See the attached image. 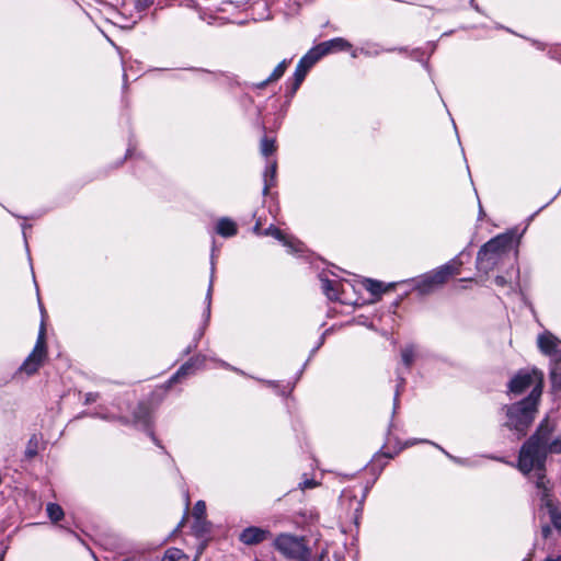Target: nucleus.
Here are the masks:
<instances>
[{
	"label": "nucleus",
	"instance_id": "2eb2a0df",
	"mask_svg": "<svg viewBox=\"0 0 561 561\" xmlns=\"http://www.w3.org/2000/svg\"><path fill=\"white\" fill-rule=\"evenodd\" d=\"M351 48L352 44L342 37L324 41L318 43V59L331 53L350 50Z\"/></svg>",
	"mask_w": 561,
	"mask_h": 561
},
{
	"label": "nucleus",
	"instance_id": "9b49d317",
	"mask_svg": "<svg viewBox=\"0 0 561 561\" xmlns=\"http://www.w3.org/2000/svg\"><path fill=\"white\" fill-rule=\"evenodd\" d=\"M133 423L148 433L153 443L161 447L158 438L151 430V409L146 402H139L133 412Z\"/></svg>",
	"mask_w": 561,
	"mask_h": 561
},
{
	"label": "nucleus",
	"instance_id": "5fc2aeb1",
	"mask_svg": "<svg viewBox=\"0 0 561 561\" xmlns=\"http://www.w3.org/2000/svg\"><path fill=\"white\" fill-rule=\"evenodd\" d=\"M427 45L430 47V54H433L435 48H436V44L435 43H428Z\"/></svg>",
	"mask_w": 561,
	"mask_h": 561
},
{
	"label": "nucleus",
	"instance_id": "79ce46f5",
	"mask_svg": "<svg viewBox=\"0 0 561 561\" xmlns=\"http://www.w3.org/2000/svg\"><path fill=\"white\" fill-rule=\"evenodd\" d=\"M187 70H191V71H194V72H197L201 75H205V76H211V73L209 71L202 69V68L192 67V68H187Z\"/></svg>",
	"mask_w": 561,
	"mask_h": 561
},
{
	"label": "nucleus",
	"instance_id": "dca6fc26",
	"mask_svg": "<svg viewBox=\"0 0 561 561\" xmlns=\"http://www.w3.org/2000/svg\"><path fill=\"white\" fill-rule=\"evenodd\" d=\"M534 382L533 376L525 370L518 371L508 382V391L513 394H522Z\"/></svg>",
	"mask_w": 561,
	"mask_h": 561
},
{
	"label": "nucleus",
	"instance_id": "3c124183",
	"mask_svg": "<svg viewBox=\"0 0 561 561\" xmlns=\"http://www.w3.org/2000/svg\"><path fill=\"white\" fill-rule=\"evenodd\" d=\"M350 50H351V56L353 58H356L358 56V54H360L359 48L358 49H353V47H352Z\"/></svg>",
	"mask_w": 561,
	"mask_h": 561
},
{
	"label": "nucleus",
	"instance_id": "4c0bfd02",
	"mask_svg": "<svg viewBox=\"0 0 561 561\" xmlns=\"http://www.w3.org/2000/svg\"><path fill=\"white\" fill-rule=\"evenodd\" d=\"M99 399L98 392H88L84 396V404H91Z\"/></svg>",
	"mask_w": 561,
	"mask_h": 561
},
{
	"label": "nucleus",
	"instance_id": "f8f14e48",
	"mask_svg": "<svg viewBox=\"0 0 561 561\" xmlns=\"http://www.w3.org/2000/svg\"><path fill=\"white\" fill-rule=\"evenodd\" d=\"M214 273H215V263H214V254H213L211 255V275H210V282H209V286H208L206 297H205L206 307L203 312V322H202V325L199 327V329L194 334V337L192 340V341H196L197 345H198L199 340L204 336L206 328L208 327V323L210 320Z\"/></svg>",
	"mask_w": 561,
	"mask_h": 561
},
{
	"label": "nucleus",
	"instance_id": "864d4df0",
	"mask_svg": "<svg viewBox=\"0 0 561 561\" xmlns=\"http://www.w3.org/2000/svg\"><path fill=\"white\" fill-rule=\"evenodd\" d=\"M542 529H543L542 536H543L545 538H547V537L550 535V530H551V528L546 527V528H542Z\"/></svg>",
	"mask_w": 561,
	"mask_h": 561
},
{
	"label": "nucleus",
	"instance_id": "49530a36",
	"mask_svg": "<svg viewBox=\"0 0 561 561\" xmlns=\"http://www.w3.org/2000/svg\"><path fill=\"white\" fill-rule=\"evenodd\" d=\"M328 332H329V330H327V331L322 334V336L320 337V340L318 341V345H317V348H318V350H319V348H320V346L323 344L324 339H325V335L328 334Z\"/></svg>",
	"mask_w": 561,
	"mask_h": 561
},
{
	"label": "nucleus",
	"instance_id": "1a4fd4ad",
	"mask_svg": "<svg viewBox=\"0 0 561 561\" xmlns=\"http://www.w3.org/2000/svg\"><path fill=\"white\" fill-rule=\"evenodd\" d=\"M275 546L285 556L302 561H307L310 554L304 538L280 535L276 538Z\"/></svg>",
	"mask_w": 561,
	"mask_h": 561
},
{
	"label": "nucleus",
	"instance_id": "72a5a7b5",
	"mask_svg": "<svg viewBox=\"0 0 561 561\" xmlns=\"http://www.w3.org/2000/svg\"><path fill=\"white\" fill-rule=\"evenodd\" d=\"M93 417H100L105 421H119L124 425L130 424V420L127 416H116L105 412H94L90 414Z\"/></svg>",
	"mask_w": 561,
	"mask_h": 561
},
{
	"label": "nucleus",
	"instance_id": "0eeeda50",
	"mask_svg": "<svg viewBox=\"0 0 561 561\" xmlns=\"http://www.w3.org/2000/svg\"><path fill=\"white\" fill-rule=\"evenodd\" d=\"M316 65V45L298 61L294 76L286 82V94L293 96L304 82L309 70Z\"/></svg>",
	"mask_w": 561,
	"mask_h": 561
},
{
	"label": "nucleus",
	"instance_id": "6ab92c4d",
	"mask_svg": "<svg viewBox=\"0 0 561 561\" xmlns=\"http://www.w3.org/2000/svg\"><path fill=\"white\" fill-rule=\"evenodd\" d=\"M362 55L366 57H376L383 51L392 53V51H407V47H393V48H383L377 43H368L359 48Z\"/></svg>",
	"mask_w": 561,
	"mask_h": 561
},
{
	"label": "nucleus",
	"instance_id": "ea45409f",
	"mask_svg": "<svg viewBox=\"0 0 561 561\" xmlns=\"http://www.w3.org/2000/svg\"><path fill=\"white\" fill-rule=\"evenodd\" d=\"M197 348L196 341H192L186 348L183 351V355L186 356Z\"/></svg>",
	"mask_w": 561,
	"mask_h": 561
},
{
	"label": "nucleus",
	"instance_id": "c85d7f7f",
	"mask_svg": "<svg viewBox=\"0 0 561 561\" xmlns=\"http://www.w3.org/2000/svg\"><path fill=\"white\" fill-rule=\"evenodd\" d=\"M417 443H428V444H432L434 445L435 447H437L439 450H442L449 459H451L454 462L456 463H459V465H465V460L461 459V458H458V457H455L453 455H450L448 451H446L443 447H440L439 445L433 443V442H430L427 439H411V440H407L404 443V447H410V446H413Z\"/></svg>",
	"mask_w": 561,
	"mask_h": 561
},
{
	"label": "nucleus",
	"instance_id": "5701e85b",
	"mask_svg": "<svg viewBox=\"0 0 561 561\" xmlns=\"http://www.w3.org/2000/svg\"><path fill=\"white\" fill-rule=\"evenodd\" d=\"M396 375H397V385H396V390H394V396H393L392 417L394 416V414L397 413V411L399 409L400 396L405 387V378H404L403 374L399 369H397Z\"/></svg>",
	"mask_w": 561,
	"mask_h": 561
},
{
	"label": "nucleus",
	"instance_id": "de8ad7c7",
	"mask_svg": "<svg viewBox=\"0 0 561 561\" xmlns=\"http://www.w3.org/2000/svg\"><path fill=\"white\" fill-rule=\"evenodd\" d=\"M542 561H561V554L560 556H556V557H547L545 560Z\"/></svg>",
	"mask_w": 561,
	"mask_h": 561
},
{
	"label": "nucleus",
	"instance_id": "2f4dec72",
	"mask_svg": "<svg viewBox=\"0 0 561 561\" xmlns=\"http://www.w3.org/2000/svg\"><path fill=\"white\" fill-rule=\"evenodd\" d=\"M415 357V350L413 345H407L401 350L402 364L410 370Z\"/></svg>",
	"mask_w": 561,
	"mask_h": 561
},
{
	"label": "nucleus",
	"instance_id": "6e6552de",
	"mask_svg": "<svg viewBox=\"0 0 561 561\" xmlns=\"http://www.w3.org/2000/svg\"><path fill=\"white\" fill-rule=\"evenodd\" d=\"M262 236H270L275 238L282 242L284 247L287 248L288 253L297 255L298 257L306 259L310 264L312 263V255L310 253L306 254L308 251L306 250L305 244L293 236H287L274 225H271L264 229Z\"/></svg>",
	"mask_w": 561,
	"mask_h": 561
},
{
	"label": "nucleus",
	"instance_id": "473e14b6",
	"mask_svg": "<svg viewBox=\"0 0 561 561\" xmlns=\"http://www.w3.org/2000/svg\"><path fill=\"white\" fill-rule=\"evenodd\" d=\"M404 53L409 54V57L412 59L421 62L427 71L430 70L428 57H425V51L422 48H414L412 50L407 48Z\"/></svg>",
	"mask_w": 561,
	"mask_h": 561
},
{
	"label": "nucleus",
	"instance_id": "412c9836",
	"mask_svg": "<svg viewBox=\"0 0 561 561\" xmlns=\"http://www.w3.org/2000/svg\"><path fill=\"white\" fill-rule=\"evenodd\" d=\"M216 232L224 238H231L237 234L238 227L230 218L222 217L217 221Z\"/></svg>",
	"mask_w": 561,
	"mask_h": 561
},
{
	"label": "nucleus",
	"instance_id": "13d9d810",
	"mask_svg": "<svg viewBox=\"0 0 561 561\" xmlns=\"http://www.w3.org/2000/svg\"><path fill=\"white\" fill-rule=\"evenodd\" d=\"M489 458H490V459H493V460H500V461H502V459H501V458H497V457H495V456H490Z\"/></svg>",
	"mask_w": 561,
	"mask_h": 561
},
{
	"label": "nucleus",
	"instance_id": "a878e982",
	"mask_svg": "<svg viewBox=\"0 0 561 561\" xmlns=\"http://www.w3.org/2000/svg\"><path fill=\"white\" fill-rule=\"evenodd\" d=\"M364 287L374 296V297H380L387 289L382 282L371 279V278H365L364 279Z\"/></svg>",
	"mask_w": 561,
	"mask_h": 561
},
{
	"label": "nucleus",
	"instance_id": "a18cd8bd",
	"mask_svg": "<svg viewBox=\"0 0 561 561\" xmlns=\"http://www.w3.org/2000/svg\"><path fill=\"white\" fill-rule=\"evenodd\" d=\"M560 192H561V190L553 197H551V199L547 204H545L542 207H540L530 218H534L541 209H543L549 204H551L557 198V196L560 194Z\"/></svg>",
	"mask_w": 561,
	"mask_h": 561
},
{
	"label": "nucleus",
	"instance_id": "4468645a",
	"mask_svg": "<svg viewBox=\"0 0 561 561\" xmlns=\"http://www.w3.org/2000/svg\"><path fill=\"white\" fill-rule=\"evenodd\" d=\"M321 289L328 299L332 301L345 302L342 295L344 294V284L336 279H329L323 273L318 275Z\"/></svg>",
	"mask_w": 561,
	"mask_h": 561
},
{
	"label": "nucleus",
	"instance_id": "a211bd4d",
	"mask_svg": "<svg viewBox=\"0 0 561 561\" xmlns=\"http://www.w3.org/2000/svg\"><path fill=\"white\" fill-rule=\"evenodd\" d=\"M290 64H291V58H289V59L286 58V59L282 60L274 68L272 73L265 80H263L261 82H257V83H254L253 88L261 90V89H264L268 83H272V82H275V81L279 80L284 76L286 69L288 68V66Z\"/></svg>",
	"mask_w": 561,
	"mask_h": 561
},
{
	"label": "nucleus",
	"instance_id": "4d7b16f0",
	"mask_svg": "<svg viewBox=\"0 0 561 561\" xmlns=\"http://www.w3.org/2000/svg\"><path fill=\"white\" fill-rule=\"evenodd\" d=\"M185 524V516L178 523L176 526L182 527Z\"/></svg>",
	"mask_w": 561,
	"mask_h": 561
},
{
	"label": "nucleus",
	"instance_id": "e433bc0d",
	"mask_svg": "<svg viewBox=\"0 0 561 561\" xmlns=\"http://www.w3.org/2000/svg\"><path fill=\"white\" fill-rule=\"evenodd\" d=\"M301 490L313 489L316 486V480L313 478L306 479L299 483Z\"/></svg>",
	"mask_w": 561,
	"mask_h": 561
},
{
	"label": "nucleus",
	"instance_id": "b1692460",
	"mask_svg": "<svg viewBox=\"0 0 561 561\" xmlns=\"http://www.w3.org/2000/svg\"><path fill=\"white\" fill-rule=\"evenodd\" d=\"M192 515L195 519L193 526H209L206 523V503L204 501H197L193 507Z\"/></svg>",
	"mask_w": 561,
	"mask_h": 561
},
{
	"label": "nucleus",
	"instance_id": "cd10ccee",
	"mask_svg": "<svg viewBox=\"0 0 561 561\" xmlns=\"http://www.w3.org/2000/svg\"><path fill=\"white\" fill-rule=\"evenodd\" d=\"M161 561H191V558L178 548H169Z\"/></svg>",
	"mask_w": 561,
	"mask_h": 561
},
{
	"label": "nucleus",
	"instance_id": "7c9ffc66",
	"mask_svg": "<svg viewBox=\"0 0 561 561\" xmlns=\"http://www.w3.org/2000/svg\"><path fill=\"white\" fill-rule=\"evenodd\" d=\"M550 381L554 390H561V362H556L551 367Z\"/></svg>",
	"mask_w": 561,
	"mask_h": 561
},
{
	"label": "nucleus",
	"instance_id": "20e7f679",
	"mask_svg": "<svg viewBox=\"0 0 561 561\" xmlns=\"http://www.w3.org/2000/svg\"><path fill=\"white\" fill-rule=\"evenodd\" d=\"M515 238L519 241L522 234L516 236L515 231H508L497 234L484 243L477 254V270L489 274L497 267L505 256L508 255Z\"/></svg>",
	"mask_w": 561,
	"mask_h": 561
},
{
	"label": "nucleus",
	"instance_id": "f704fd0d",
	"mask_svg": "<svg viewBox=\"0 0 561 561\" xmlns=\"http://www.w3.org/2000/svg\"><path fill=\"white\" fill-rule=\"evenodd\" d=\"M275 139L264 136L261 140V153L268 157L275 151Z\"/></svg>",
	"mask_w": 561,
	"mask_h": 561
},
{
	"label": "nucleus",
	"instance_id": "bf43d9fd",
	"mask_svg": "<svg viewBox=\"0 0 561 561\" xmlns=\"http://www.w3.org/2000/svg\"><path fill=\"white\" fill-rule=\"evenodd\" d=\"M39 308H41L42 316H44V311L45 310H44V307H43V305L41 302H39Z\"/></svg>",
	"mask_w": 561,
	"mask_h": 561
},
{
	"label": "nucleus",
	"instance_id": "ddd939ff",
	"mask_svg": "<svg viewBox=\"0 0 561 561\" xmlns=\"http://www.w3.org/2000/svg\"><path fill=\"white\" fill-rule=\"evenodd\" d=\"M538 347L545 355L552 357L556 362H561V341L550 332L538 336Z\"/></svg>",
	"mask_w": 561,
	"mask_h": 561
},
{
	"label": "nucleus",
	"instance_id": "f257e3e1",
	"mask_svg": "<svg viewBox=\"0 0 561 561\" xmlns=\"http://www.w3.org/2000/svg\"><path fill=\"white\" fill-rule=\"evenodd\" d=\"M553 424L548 417L541 420L536 431L524 442L518 454V469L528 474L535 471V485L540 501L549 508L552 526H561V515L551 505L550 481L546 478V461L549 454H561V436L552 437Z\"/></svg>",
	"mask_w": 561,
	"mask_h": 561
},
{
	"label": "nucleus",
	"instance_id": "8fccbe9b",
	"mask_svg": "<svg viewBox=\"0 0 561 561\" xmlns=\"http://www.w3.org/2000/svg\"><path fill=\"white\" fill-rule=\"evenodd\" d=\"M149 4V0H138L137 7L145 8Z\"/></svg>",
	"mask_w": 561,
	"mask_h": 561
},
{
	"label": "nucleus",
	"instance_id": "39448f33",
	"mask_svg": "<svg viewBox=\"0 0 561 561\" xmlns=\"http://www.w3.org/2000/svg\"><path fill=\"white\" fill-rule=\"evenodd\" d=\"M373 482L363 488H347L341 492L337 506V519L341 526H359L364 502L369 493Z\"/></svg>",
	"mask_w": 561,
	"mask_h": 561
},
{
	"label": "nucleus",
	"instance_id": "c756f323",
	"mask_svg": "<svg viewBox=\"0 0 561 561\" xmlns=\"http://www.w3.org/2000/svg\"><path fill=\"white\" fill-rule=\"evenodd\" d=\"M46 512L53 523L60 522L65 516L62 507L56 503H48Z\"/></svg>",
	"mask_w": 561,
	"mask_h": 561
},
{
	"label": "nucleus",
	"instance_id": "a19ab883",
	"mask_svg": "<svg viewBox=\"0 0 561 561\" xmlns=\"http://www.w3.org/2000/svg\"><path fill=\"white\" fill-rule=\"evenodd\" d=\"M261 226H262L261 219H257L255 225H254V227H253V232L255 234L262 236L263 230L261 229Z\"/></svg>",
	"mask_w": 561,
	"mask_h": 561
},
{
	"label": "nucleus",
	"instance_id": "393cba45",
	"mask_svg": "<svg viewBox=\"0 0 561 561\" xmlns=\"http://www.w3.org/2000/svg\"><path fill=\"white\" fill-rule=\"evenodd\" d=\"M41 439H42L41 436L37 434H33L30 437V439L26 444L25 450H24V457L26 460H32L37 456Z\"/></svg>",
	"mask_w": 561,
	"mask_h": 561
},
{
	"label": "nucleus",
	"instance_id": "bb28decb",
	"mask_svg": "<svg viewBox=\"0 0 561 561\" xmlns=\"http://www.w3.org/2000/svg\"><path fill=\"white\" fill-rule=\"evenodd\" d=\"M260 381L265 383L266 386L273 388L279 396H287L294 389V383H290V382H287L286 385H280L278 381H274V380L260 379Z\"/></svg>",
	"mask_w": 561,
	"mask_h": 561
},
{
	"label": "nucleus",
	"instance_id": "052dcab7",
	"mask_svg": "<svg viewBox=\"0 0 561 561\" xmlns=\"http://www.w3.org/2000/svg\"><path fill=\"white\" fill-rule=\"evenodd\" d=\"M208 359H210V360H213V362L217 363V360H218L219 358H216V357L210 356V357H208Z\"/></svg>",
	"mask_w": 561,
	"mask_h": 561
},
{
	"label": "nucleus",
	"instance_id": "7ed1b4c3",
	"mask_svg": "<svg viewBox=\"0 0 561 561\" xmlns=\"http://www.w3.org/2000/svg\"><path fill=\"white\" fill-rule=\"evenodd\" d=\"M465 256H470V253L466 249L449 262L417 277L408 279L405 283L412 284V289L417 291L421 296L430 295L446 284L451 276L460 273V267L463 264L462 259Z\"/></svg>",
	"mask_w": 561,
	"mask_h": 561
},
{
	"label": "nucleus",
	"instance_id": "c9c22d12",
	"mask_svg": "<svg viewBox=\"0 0 561 561\" xmlns=\"http://www.w3.org/2000/svg\"><path fill=\"white\" fill-rule=\"evenodd\" d=\"M217 364H218L220 367L225 368V369L232 370V371H234V373H237V374H240V375H245V373H244L243 370H241V369H239V368H237V367H234V366L230 365L229 363H227V362H225V360H222V359H218V360H217Z\"/></svg>",
	"mask_w": 561,
	"mask_h": 561
},
{
	"label": "nucleus",
	"instance_id": "f03ea898",
	"mask_svg": "<svg viewBox=\"0 0 561 561\" xmlns=\"http://www.w3.org/2000/svg\"><path fill=\"white\" fill-rule=\"evenodd\" d=\"M540 396L541 388L536 386L526 398L501 408L505 416L502 426L512 432L515 439L527 435L537 416Z\"/></svg>",
	"mask_w": 561,
	"mask_h": 561
},
{
	"label": "nucleus",
	"instance_id": "37998d69",
	"mask_svg": "<svg viewBox=\"0 0 561 561\" xmlns=\"http://www.w3.org/2000/svg\"><path fill=\"white\" fill-rule=\"evenodd\" d=\"M28 228H31V225H27L25 222L22 224V232H23V238H24V241H25L26 249H28V244H27V240H26V230Z\"/></svg>",
	"mask_w": 561,
	"mask_h": 561
},
{
	"label": "nucleus",
	"instance_id": "aec40b11",
	"mask_svg": "<svg viewBox=\"0 0 561 561\" xmlns=\"http://www.w3.org/2000/svg\"><path fill=\"white\" fill-rule=\"evenodd\" d=\"M277 171V162L276 160H268L263 173L264 186H263V195H267L270 188L275 185Z\"/></svg>",
	"mask_w": 561,
	"mask_h": 561
},
{
	"label": "nucleus",
	"instance_id": "680f3d73",
	"mask_svg": "<svg viewBox=\"0 0 561 561\" xmlns=\"http://www.w3.org/2000/svg\"><path fill=\"white\" fill-rule=\"evenodd\" d=\"M26 526L33 527V526H38V524L37 523H30Z\"/></svg>",
	"mask_w": 561,
	"mask_h": 561
},
{
	"label": "nucleus",
	"instance_id": "4be33fe9",
	"mask_svg": "<svg viewBox=\"0 0 561 561\" xmlns=\"http://www.w3.org/2000/svg\"><path fill=\"white\" fill-rule=\"evenodd\" d=\"M396 454L397 453H394V454L381 453V451L376 453L371 460L370 470L373 472H375L376 474H380L381 471L387 466V460L392 459Z\"/></svg>",
	"mask_w": 561,
	"mask_h": 561
},
{
	"label": "nucleus",
	"instance_id": "423d86ee",
	"mask_svg": "<svg viewBox=\"0 0 561 561\" xmlns=\"http://www.w3.org/2000/svg\"><path fill=\"white\" fill-rule=\"evenodd\" d=\"M47 356V347L45 341V324L44 321L41 323L37 341L34 345L33 351L28 354V356L24 359V362L20 365L18 370L14 374V377L19 375H26L27 377L33 376L38 371V369L44 364Z\"/></svg>",
	"mask_w": 561,
	"mask_h": 561
},
{
	"label": "nucleus",
	"instance_id": "6e6d98bb",
	"mask_svg": "<svg viewBox=\"0 0 561 561\" xmlns=\"http://www.w3.org/2000/svg\"><path fill=\"white\" fill-rule=\"evenodd\" d=\"M470 4L476 11L480 12V8L478 4L474 3V0H470Z\"/></svg>",
	"mask_w": 561,
	"mask_h": 561
},
{
	"label": "nucleus",
	"instance_id": "09e8293b",
	"mask_svg": "<svg viewBox=\"0 0 561 561\" xmlns=\"http://www.w3.org/2000/svg\"><path fill=\"white\" fill-rule=\"evenodd\" d=\"M484 216H485V213H484L481 204L479 203V216H478L479 220H482Z\"/></svg>",
	"mask_w": 561,
	"mask_h": 561
},
{
	"label": "nucleus",
	"instance_id": "603ef678",
	"mask_svg": "<svg viewBox=\"0 0 561 561\" xmlns=\"http://www.w3.org/2000/svg\"><path fill=\"white\" fill-rule=\"evenodd\" d=\"M133 157H134V150L131 148H128L125 158L133 159Z\"/></svg>",
	"mask_w": 561,
	"mask_h": 561
},
{
	"label": "nucleus",
	"instance_id": "c03bdc74",
	"mask_svg": "<svg viewBox=\"0 0 561 561\" xmlns=\"http://www.w3.org/2000/svg\"><path fill=\"white\" fill-rule=\"evenodd\" d=\"M529 42L537 48V49H540V50H543L546 48V45L537 39H529Z\"/></svg>",
	"mask_w": 561,
	"mask_h": 561
},
{
	"label": "nucleus",
	"instance_id": "9d476101",
	"mask_svg": "<svg viewBox=\"0 0 561 561\" xmlns=\"http://www.w3.org/2000/svg\"><path fill=\"white\" fill-rule=\"evenodd\" d=\"M208 359L206 355L197 354L184 363L176 373L164 383V390H169L180 379L193 374L196 368H202Z\"/></svg>",
	"mask_w": 561,
	"mask_h": 561
},
{
	"label": "nucleus",
	"instance_id": "58836bf2",
	"mask_svg": "<svg viewBox=\"0 0 561 561\" xmlns=\"http://www.w3.org/2000/svg\"><path fill=\"white\" fill-rule=\"evenodd\" d=\"M496 286L499 287H505L506 285H508V280L506 279L505 276H502V275H497L494 279Z\"/></svg>",
	"mask_w": 561,
	"mask_h": 561
},
{
	"label": "nucleus",
	"instance_id": "f3484780",
	"mask_svg": "<svg viewBox=\"0 0 561 561\" xmlns=\"http://www.w3.org/2000/svg\"><path fill=\"white\" fill-rule=\"evenodd\" d=\"M268 535V530L263 528H244L239 538L245 545H257L265 540Z\"/></svg>",
	"mask_w": 561,
	"mask_h": 561
},
{
	"label": "nucleus",
	"instance_id": "e2e57ef3",
	"mask_svg": "<svg viewBox=\"0 0 561 561\" xmlns=\"http://www.w3.org/2000/svg\"><path fill=\"white\" fill-rule=\"evenodd\" d=\"M317 260L324 263V260H322L319 255L317 256Z\"/></svg>",
	"mask_w": 561,
	"mask_h": 561
}]
</instances>
